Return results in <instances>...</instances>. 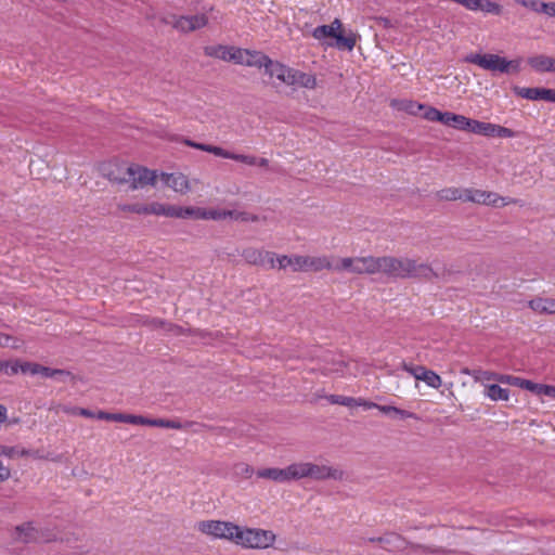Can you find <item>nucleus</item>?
Segmentation results:
<instances>
[{
    "label": "nucleus",
    "mask_w": 555,
    "mask_h": 555,
    "mask_svg": "<svg viewBox=\"0 0 555 555\" xmlns=\"http://www.w3.org/2000/svg\"><path fill=\"white\" fill-rule=\"evenodd\" d=\"M338 269H348V273L356 275L383 274L390 279H423L433 281L439 274L427 262H420L409 257L372 255L347 257Z\"/></svg>",
    "instance_id": "nucleus-1"
},
{
    "label": "nucleus",
    "mask_w": 555,
    "mask_h": 555,
    "mask_svg": "<svg viewBox=\"0 0 555 555\" xmlns=\"http://www.w3.org/2000/svg\"><path fill=\"white\" fill-rule=\"evenodd\" d=\"M103 177L116 184H129L131 190L154 185L157 173L145 167L134 164L108 162L101 165Z\"/></svg>",
    "instance_id": "nucleus-2"
},
{
    "label": "nucleus",
    "mask_w": 555,
    "mask_h": 555,
    "mask_svg": "<svg viewBox=\"0 0 555 555\" xmlns=\"http://www.w3.org/2000/svg\"><path fill=\"white\" fill-rule=\"evenodd\" d=\"M370 542H377L384 545V548L388 552H401L405 547L412 548L414 552H420L424 555H451L454 554V550H450L443 546L421 544L406 541L401 534L387 533L384 537L370 538Z\"/></svg>",
    "instance_id": "nucleus-3"
},
{
    "label": "nucleus",
    "mask_w": 555,
    "mask_h": 555,
    "mask_svg": "<svg viewBox=\"0 0 555 555\" xmlns=\"http://www.w3.org/2000/svg\"><path fill=\"white\" fill-rule=\"evenodd\" d=\"M338 258L336 262H332L327 256H302L294 255V272H320L322 270H332L335 272H347L348 269H338L340 263L346 259Z\"/></svg>",
    "instance_id": "nucleus-4"
},
{
    "label": "nucleus",
    "mask_w": 555,
    "mask_h": 555,
    "mask_svg": "<svg viewBox=\"0 0 555 555\" xmlns=\"http://www.w3.org/2000/svg\"><path fill=\"white\" fill-rule=\"evenodd\" d=\"M465 62L480 66L483 69L500 73H509L519 70V61H507L498 54L472 53L465 57Z\"/></svg>",
    "instance_id": "nucleus-5"
},
{
    "label": "nucleus",
    "mask_w": 555,
    "mask_h": 555,
    "mask_svg": "<svg viewBox=\"0 0 555 555\" xmlns=\"http://www.w3.org/2000/svg\"><path fill=\"white\" fill-rule=\"evenodd\" d=\"M275 541V534L270 530L238 527L236 545L244 548H267Z\"/></svg>",
    "instance_id": "nucleus-6"
},
{
    "label": "nucleus",
    "mask_w": 555,
    "mask_h": 555,
    "mask_svg": "<svg viewBox=\"0 0 555 555\" xmlns=\"http://www.w3.org/2000/svg\"><path fill=\"white\" fill-rule=\"evenodd\" d=\"M237 525L223 520H201L196 524V529L214 539L227 540L235 544L238 531Z\"/></svg>",
    "instance_id": "nucleus-7"
},
{
    "label": "nucleus",
    "mask_w": 555,
    "mask_h": 555,
    "mask_svg": "<svg viewBox=\"0 0 555 555\" xmlns=\"http://www.w3.org/2000/svg\"><path fill=\"white\" fill-rule=\"evenodd\" d=\"M184 144L190 147L201 150V151H204L207 153H211L219 157L241 162V163H244L249 166L267 167L269 165V160L267 158H263V157L258 158L253 155L235 154V153L229 152V151H227L220 146H216V145L197 143V142H194L191 140H184Z\"/></svg>",
    "instance_id": "nucleus-8"
},
{
    "label": "nucleus",
    "mask_w": 555,
    "mask_h": 555,
    "mask_svg": "<svg viewBox=\"0 0 555 555\" xmlns=\"http://www.w3.org/2000/svg\"><path fill=\"white\" fill-rule=\"evenodd\" d=\"M297 465V480L302 478H312L314 480H343L344 472L339 468L318 465L311 462H298Z\"/></svg>",
    "instance_id": "nucleus-9"
},
{
    "label": "nucleus",
    "mask_w": 555,
    "mask_h": 555,
    "mask_svg": "<svg viewBox=\"0 0 555 555\" xmlns=\"http://www.w3.org/2000/svg\"><path fill=\"white\" fill-rule=\"evenodd\" d=\"M464 202H473L488 206L502 207L515 204L517 201L512 197H502L498 193L490 191L465 189Z\"/></svg>",
    "instance_id": "nucleus-10"
},
{
    "label": "nucleus",
    "mask_w": 555,
    "mask_h": 555,
    "mask_svg": "<svg viewBox=\"0 0 555 555\" xmlns=\"http://www.w3.org/2000/svg\"><path fill=\"white\" fill-rule=\"evenodd\" d=\"M165 24L171 25L173 28L182 31L190 33L205 27L208 23V18L205 14H197L191 16H177L169 15L163 18Z\"/></svg>",
    "instance_id": "nucleus-11"
},
{
    "label": "nucleus",
    "mask_w": 555,
    "mask_h": 555,
    "mask_svg": "<svg viewBox=\"0 0 555 555\" xmlns=\"http://www.w3.org/2000/svg\"><path fill=\"white\" fill-rule=\"evenodd\" d=\"M258 478L270 479L275 482L284 483L297 480V465L293 463L285 468L270 467L256 472Z\"/></svg>",
    "instance_id": "nucleus-12"
},
{
    "label": "nucleus",
    "mask_w": 555,
    "mask_h": 555,
    "mask_svg": "<svg viewBox=\"0 0 555 555\" xmlns=\"http://www.w3.org/2000/svg\"><path fill=\"white\" fill-rule=\"evenodd\" d=\"M513 91L516 95L538 101L543 100L546 102L555 103V89H546V88H525V87H514Z\"/></svg>",
    "instance_id": "nucleus-13"
},
{
    "label": "nucleus",
    "mask_w": 555,
    "mask_h": 555,
    "mask_svg": "<svg viewBox=\"0 0 555 555\" xmlns=\"http://www.w3.org/2000/svg\"><path fill=\"white\" fill-rule=\"evenodd\" d=\"M288 81L286 86L299 87L313 90L317 88L318 82L314 75L305 73L295 68H291Z\"/></svg>",
    "instance_id": "nucleus-14"
},
{
    "label": "nucleus",
    "mask_w": 555,
    "mask_h": 555,
    "mask_svg": "<svg viewBox=\"0 0 555 555\" xmlns=\"http://www.w3.org/2000/svg\"><path fill=\"white\" fill-rule=\"evenodd\" d=\"M13 538L20 543H34L40 539V531L34 522L27 521L15 527Z\"/></svg>",
    "instance_id": "nucleus-15"
},
{
    "label": "nucleus",
    "mask_w": 555,
    "mask_h": 555,
    "mask_svg": "<svg viewBox=\"0 0 555 555\" xmlns=\"http://www.w3.org/2000/svg\"><path fill=\"white\" fill-rule=\"evenodd\" d=\"M162 179L165 184L180 194H186L191 191V184L188 177L181 172L178 173H162Z\"/></svg>",
    "instance_id": "nucleus-16"
},
{
    "label": "nucleus",
    "mask_w": 555,
    "mask_h": 555,
    "mask_svg": "<svg viewBox=\"0 0 555 555\" xmlns=\"http://www.w3.org/2000/svg\"><path fill=\"white\" fill-rule=\"evenodd\" d=\"M262 68L264 69V74L270 78H276L282 83L287 85V76H289L292 67H288L276 61H272L269 57Z\"/></svg>",
    "instance_id": "nucleus-17"
},
{
    "label": "nucleus",
    "mask_w": 555,
    "mask_h": 555,
    "mask_svg": "<svg viewBox=\"0 0 555 555\" xmlns=\"http://www.w3.org/2000/svg\"><path fill=\"white\" fill-rule=\"evenodd\" d=\"M528 64L539 73H555V59L546 55H535L528 59Z\"/></svg>",
    "instance_id": "nucleus-18"
},
{
    "label": "nucleus",
    "mask_w": 555,
    "mask_h": 555,
    "mask_svg": "<svg viewBox=\"0 0 555 555\" xmlns=\"http://www.w3.org/2000/svg\"><path fill=\"white\" fill-rule=\"evenodd\" d=\"M172 218L180 219H194L202 220L203 219V208L202 207H182L173 205V211L171 214Z\"/></svg>",
    "instance_id": "nucleus-19"
},
{
    "label": "nucleus",
    "mask_w": 555,
    "mask_h": 555,
    "mask_svg": "<svg viewBox=\"0 0 555 555\" xmlns=\"http://www.w3.org/2000/svg\"><path fill=\"white\" fill-rule=\"evenodd\" d=\"M529 307L539 313H555V299L552 298H534L529 301Z\"/></svg>",
    "instance_id": "nucleus-20"
},
{
    "label": "nucleus",
    "mask_w": 555,
    "mask_h": 555,
    "mask_svg": "<svg viewBox=\"0 0 555 555\" xmlns=\"http://www.w3.org/2000/svg\"><path fill=\"white\" fill-rule=\"evenodd\" d=\"M378 411L385 415H389L395 418H401V420L412 418L415 421H420V417L417 414L406 411V410H403V409H400V408H397V406H393V405H382L380 404V406L378 408Z\"/></svg>",
    "instance_id": "nucleus-21"
},
{
    "label": "nucleus",
    "mask_w": 555,
    "mask_h": 555,
    "mask_svg": "<svg viewBox=\"0 0 555 555\" xmlns=\"http://www.w3.org/2000/svg\"><path fill=\"white\" fill-rule=\"evenodd\" d=\"M390 105L398 111H403L412 115H416L425 108V105L412 100H392Z\"/></svg>",
    "instance_id": "nucleus-22"
},
{
    "label": "nucleus",
    "mask_w": 555,
    "mask_h": 555,
    "mask_svg": "<svg viewBox=\"0 0 555 555\" xmlns=\"http://www.w3.org/2000/svg\"><path fill=\"white\" fill-rule=\"evenodd\" d=\"M485 395L492 401H508L509 390L498 384L486 385Z\"/></svg>",
    "instance_id": "nucleus-23"
},
{
    "label": "nucleus",
    "mask_w": 555,
    "mask_h": 555,
    "mask_svg": "<svg viewBox=\"0 0 555 555\" xmlns=\"http://www.w3.org/2000/svg\"><path fill=\"white\" fill-rule=\"evenodd\" d=\"M102 421H109V422H120V423H127L132 424L133 421V414H125V413H109L105 411H99L98 413H94V417Z\"/></svg>",
    "instance_id": "nucleus-24"
},
{
    "label": "nucleus",
    "mask_w": 555,
    "mask_h": 555,
    "mask_svg": "<svg viewBox=\"0 0 555 555\" xmlns=\"http://www.w3.org/2000/svg\"><path fill=\"white\" fill-rule=\"evenodd\" d=\"M266 253L262 249L248 247L243 249L242 257L244 260L253 266H259L261 267V263L263 262V257H266Z\"/></svg>",
    "instance_id": "nucleus-25"
},
{
    "label": "nucleus",
    "mask_w": 555,
    "mask_h": 555,
    "mask_svg": "<svg viewBox=\"0 0 555 555\" xmlns=\"http://www.w3.org/2000/svg\"><path fill=\"white\" fill-rule=\"evenodd\" d=\"M232 50H233V47L218 44V46L206 47L204 49V52L207 56H211V57H216V59H220L222 61L229 62V59H230L229 56L231 55Z\"/></svg>",
    "instance_id": "nucleus-26"
},
{
    "label": "nucleus",
    "mask_w": 555,
    "mask_h": 555,
    "mask_svg": "<svg viewBox=\"0 0 555 555\" xmlns=\"http://www.w3.org/2000/svg\"><path fill=\"white\" fill-rule=\"evenodd\" d=\"M173 205H166L159 202L146 204V215L164 216L172 218Z\"/></svg>",
    "instance_id": "nucleus-27"
},
{
    "label": "nucleus",
    "mask_w": 555,
    "mask_h": 555,
    "mask_svg": "<svg viewBox=\"0 0 555 555\" xmlns=\"http://www.w3.org/2000/svg\"><path fill=\"white\" fill-rule=\"evenodd\" d=\"M334 38L336 40L334 46L339 50L351 51L354 48L356 42H357V38L353 34H350L349 36H344L339 33V34H336V36ZM328 46H333V44L328 43Z\"/></svg>",
    "instance_id": "nucleus-28"
},
{
    "label": "nucleus",
    "mask_w": 555,
    "mask_h": 555,
    "mask_svg": "<svg viewBox=\"0 0 555 555\" xmlns=\"http://www.w3.org/2000/svg\"><path fill=\"white\" fill-rule=\"evenodd\" d=\"M493 127L494 124L473 119L469 132L485 137H493Z\"/></svg>",
    "instance_id": "nucleus-29"
},
{
    "label": "nucleus",
    "mask_w": 555,
    "mask_h": 555,
    "mask_svg": "<svg viewBox=\"0 0 555 555\" xmlns=\"http://www.w3.org/2000/svg\"><path fill=\"white\" fill-rule=\"evenodd\" d=\"M268 59L269 56L262 52L248 50L247 55L245 56V60H247L248 63H245V66L262 68Z\"/></svg>",
    "instance_id": "nucleus-30"
},
{
    "label": "nucleus",
    "mask_w": 555,
    "mask_h": 555,
    "mask_svg": "<svg viewBox=\"0 0 555 555\" xmlns=\"http://www.w3.org/2000/svg\"><path fill=\"white\" fill-rule=\"evenodd\" d=\"M437 196L443 201H456V199L464 201L465 189L462 190L459 188H446V189L440 190L437 193Z\"/></svg>",
    "instance_id": "nucleus-31"
},
{
    "label": "nucleus",
    "mask_w": 555,
    "mask_h": 555,
    "mask_svg": "<svg viewBox=\"0 0 555 555\" xmlns=\"http://www.w3.org/2000/svg\"><path fill=\"white\" fill-rule=\"evenodd\" d=\"M132 425H143L167 428L168 420L165 418H147L142 415H133Z\"/></svg>",
    "instance_id": "nucleus-32"
},
{
    "label": "nucleus",
    "mask_w": 555,
    "mask_h": 555,
    "mask_svg": "<svg viewBox=\"0 0 555 555\" xmlns=\"http://www.w3.org/2000/svg\"><path fill=\"white\" fill-rule=\"evenodd\" d=\"M422 382L426 383L429 387L438 389L442 385L441 377L434 371L424 369L421 379Z\"/></svg>",
    "instance_id": "nucleus-33"
},
{
    "label": "nucleus",
    "mask_w": 555,
    "mask_h": 555,
    "mask_svg": "<svg viewBox=\"0 0 555 555\" xmlns=\"http://www.w3.org/2000/svg\"><path fill=\"white\" fill-rule=\"evenodd\" d=\"M40 375L46 378H55L62 382H65L66 377H70L72 374L65 370L60 369H51L48 366L41 365Z\"/></svg>",
    "instance_id": "nucleus-34"
},
{
    "label": "nucleus",
    "mask_w": 555,
    "mask_h": 555,
    "mask_svg": "<svg viewBox=\"0 0 555 555\" xmlns=\"http://www.w3.org/2000/svg\"><path fill=\"white\" fill-rule=\"evenodd\" d=\"M59 411L66 413V414L79 415V416H83V417H88V418L94 417V412H92L88 409H85V408L60 405Z\"/></svg>",
    "instance_id": "nucleus-35"
},
{
    "label": "nucleus",
    "mask_w": 555,
    "mask_h": 555,
    "mask_svg": "<svg viewBox=\"0 0 555 555\" xmlns=\"http://www.w3.org/2000/svg\"><path fill=\"white\" fill-rule=\"evenodd\" d=\"M233 473L236 477L249 479L255 474V469L253 466L241 462L233 466Z\"/></svg>",
    "instance_id": "nucleus-36"
},
{
    "label": "nucleus",
    "mask_w": 555,
    "mask_h": 555,
    "mask_svg": "<svg viewBox=\"0 0 555 555\" xmlns=\"http://www.w3.org/2000/svg\"><path fill=\"white\" fill-rule=\"evenodd\" d=\"M472 120L473 119L467 118L464 115H457V114L453 113L451 127L459 129V130L469 131L470 126H472Z\"/></svg>",
    "instance_id": "nucleus-37"
},
{
    "label": "nucleus",
    "mask_w": 555,
    "mask_h": 555,
    "mask_svg": "<svg viewBox=\"0 0 555 555\" xmlns=\"http://www.w3.org/2000/svg\"><path fill=\"white\" fill-rule=\"evenodd\" d=\"M118 209L124 212L146 215V204L143 203L121 204L118 205Z\"/></svg>",
    "instance_id": "nucleus-38"
},
{
    "label": "nucleus",
    "mask_w": 555,
    "mask_h": 555,
    "mask_svg": "<svg viewBox=\"0 0 555 555\" xmlns=\"http://www.w3.org/2000/svg\"><path fill=\"white\" fill-rule=\"evenodd\" d=\"M312 36L317 40H323L325 38H334L336 34L333 33V27L328 25H321L313 29Z\"/></svg>",
    "instance_id": "nucleus-39"
},
{
    "label": "nucleus",
    "mask_w": 555,
    "mask_h": 555,
    "mask_svg": "<svg viewBox=\"0 0 555 555\" xmlns=\"http://www.w3.org/2000/svg\"><path fill=\"white\" fill-rule=\"evenodd\" d=\"M246 49L235 48L233 47V50L231 52V55L229 56V62H233L235 64L245 65V63H248L247 60H245V56L247 55Z\"/></svg>",
    "instance_id": "nucleus-40"
},
{
    "label": "nucleus",
    "mask_w": 555,
    "mask_h": 555,
    "mask_svg": "<svg viewBox=\"0 0 555 555\" xmlns=\"http://www.w3.org/2000/svg\"><path fill=\"white\" fill-rule=\"evenodd\" d=\"M326 399L333 404H339L344 406H353L357 402V399L352 397H345L338 395H331L326 397Z\"/></svg>",
    "instance_id": "nucleus-41"
},
{
    "label": "nucleus",
    "mask_w": 555,
    "mask_h": 555,
    "mask_svg": "<svg viewBox=\"0 0 555 555\" xmlns=\"http://www.w3.org/2000/svg\"><path fill=\"white\" fill-rule=\"evenodd\" d=\"M522 379L524 378L514 375L499 374L496 382L521 388Z\"/></svg>",
    "instance_id": "nucleus-42"
},
{
    "label": "nucleus",
    "mask_w": 555,
    "mask_h": 555,
    "mask_svg": "<svg viewBox=\"0 0 555 555\" xmlns=\"http://www.w3.org/2000/svg\"><path fill=\"white\" fill-rule=\"evenodd\" d=\"M152 325L154 327H162V328H164L167 332H173L177 335L182 333V328L181 327H179L178 325H175L172 323H168V322H166L164 320L154 319L152 321Z\"/></svg>",
    "instance_id": "nucleus-43"
},
{
    "label": "nucleus",
    "mask_w": 555,
    "mask_h": 555,
    "mask_svg": "<svg viewBox=\"0 0 555 555\" xmlns=\"http://www.w3.org/2000/svg\"><path fill=\"white\" fill-rule=\"evenodd\" d=\"M21 362H2L0 361V371L4 372L7 375L12 376L21 372Z\"/></svg>",
    "instance_id": "nucleus-44"
},
{
    "label": "nucleus",
    "mask_w": 555,
    "mask_h": 555,
    "mask_svg": "<svg viewBox=\"0 0 555 555\" xmlns=\"http://www.w3.org/2000/svg\"><path fill=\"white\" fill-rule=\"evenodd\" d=\"M401 369L403 371L410 373L412 376H414L415 379L420 380L425 366H423V365H413L412 363H408V362L403 361L401 363Z\"/></svg>",
    "instance_id": "nucleus-45"
},
{
    "label": "nucleus",
    "mask_w": 555,
    "mask_h": 555,
    "mask_svg": "<svg viewBox=\"0 0 555 555\" xmlns=\"http://www.w3.org/2000/svg\"><path fill=\"white\" fill-rule=\"evenodd\" d=\"M202 220H224L223 209L203 208Z\"/></svg>",
    "instance_id": "nucleus-46"
},
{
    "label": "nucleus",
    "mask_w": 555,
    "mask_h": 555,
    "mask_svg": "<svg viewBox=\"0 0 555 555\" xmlns=\"http://www.w3.org/2000/svg\"><path fill=\"white\" fill-rule=\"evenodd\" d=\"M28 454V451L22 449V450H18L17 448L15 447H7V446H0V455H4V456H8V457H14V456H17V455H27Z\"/></svg>",
    "instance_id": "nucleus-47"
},
{
    "label": "nucleus",
    "mask_w": 555,
    "mask_h": 555,
    "mask_svg": "<svg viewBox=\"0 0 555 555\" xmlns=\"http://www.w3.org/2000/svg\"><path fill=\"white\" fill-rule=\"evenodd\" d=\"M21 372L23 374H30V375H40L41 365L34 362H23L21 363Z\"/></svg>",
    "instance_id": "nucleus-48"
},
{
    "label": "nucleus",
    "mask_w": 555,
    "mask_h": 555,
    "mask_svg": "<svg viewBox=\"0 0 555 555\" xmlns=\"http://www.w3.org/2000/svg\"><path fill=\"white\" fill-rule=\"evenodd\" d=\"M276 264L280 270H284L287 267H291L292 271L294 272V255L293 256H287V255L278 256L275 266Z\"/></svg>",
    "instance_id": "nucleus-49"
},
{
    "label": "nucleus",
    "mask_w": 555,
    "mask_h": 555,
    "mask_svg": "<svg viewBox=\"0 0 555 555\" xmlns=\"http://www.w3.org/2000/svg\"><path fill=\"white\" fill-rule=\"evenodd\" d=\"M515 135H516V133L512 129L494 124L493 137H498V138H514Z\"/></svg>",
    "instance_id": "nucleus-50"
},
{
    "label": "nucleus",
    "mask_w": 555,
    "mask_h": 555,
    "mask_svg": "<svg viewBox=\"0 0 555 555\" xmlns=\"http://www.w3.org/2000/svg\"><path fill=\"white\" fill-rule=\"evenodd\" d=\"M498 375H499V373L477 370V374L475 376V382H482V380H495L496 382Z\"/></svg>",
    "instance_id": "nucleus-51"
},
{
    "label": "nucleus",
    "mask_w": 555,
    "mask_h": 555,
    "mask_svg": "<svg viewBox=\"0 0 555 555\" xmlns=\"http://www.w3.org/2000/svg\"><path fill=\"white\" fill-rule=\"evenodd\" d=\"M543 384H535L529 379H522L521 388L529 390L533 393L541 395Z\"/></svg>",
    "instance_id": "nucleus-52"
},
{
    "label": "nucleus",
    "mask_w": 555,
    "mask_h": 555,
    "mask_svg": "<svg viewBox=\"0 0 555 555\" xmlns=\"http://www.w3.org/2000/svg\"><path fill=\"white\" fill-rule=\"evenodd\" d=\"M259 219L260 218L257 215L247 211H238L235 216V220L241 222H257Z\"/></svg>",
    "instance_id": "nucleus-53"
},
{
    "label": "nucleus",
    "mask_w": 555,
    "mask_h": 555,
    "mask_svg": "<svg viewBox=\"0 0 555 555\" xmlns=\"http://www.w3.org/2000/svg\"><path fill=\"white\" fill-rule=\"evenodd\" d=\"M517 2L522 7L529 8L539 13H543V11L541 10L543 2H539L537 0H517Z\"/></svg>",
    "instance_id": "nucleus-54"
},
{
    "label": "nucleus",
    "mask_w": 555,
    "mask_h": 555,
    "mask_svg": "<svg viewBox=\"0 0 555 555\" xmlns=\"http://www.w3.org/2000/svg\"><path fill=\"white\" fill-rule=\"evenodd\" d=\"M424 111V114H423V117L429 121H437L438 120V117H439V113L440 111L435 108V107H430V106H425V108H423Z\"/></svg>",
    "instance_id": "nucleus-55"
},
{
    "label": "nucleus",
    "mask_w": 555,
    "mask_h": 555,
    "mask_svg": "<svg viewBox=\"0 0 555 555\" xmlns=\"http://www.w3.org/2000/svg\"><path fill=\"white\" fill-rule=\"evenodd\" d=\"M266 257H263V262L261 263V267L263 268H268V269H274L275 268V261H276V256L274 253L272 251H268V250H264Z\"/></svg>",
    "instance_id": "nucleus-56"
},
{
    "label": "nucleus",
    "mask_w": 555,
    "mask_h": 555,
    "mask_svg": "<svg viewBox=\"0 0 555 555\" xmlns=\"http://www.w3.org/2000/svg\"><path fill=\"white\" fill-rule=\"evenodd\" d=\"M460 529H466L468 531H473V532H478L480 535H482L486 540H489L493 534H494V531L493 530H488V529H479L477 527H467V528H464V527H461Z\"/></svg>",
    "instance_id": "nucleus-57"
},
{
    "label": "nucleus",
    "mask_w": 555,
    "mask_h": 555,
    "mask_svg": "<svg viewBox=\"0 0 555 555\" xmlns=\"http://www.w3.org/2000/svg\"><path fill=\"white\" fill-rule=\"evenodd\" d=\"M452 116H453V113H451V112H440L437 121L451 127Z\"/></svg>",
    "instance_id": "nucleus-58"
},
{
    "label": "nucleus",
    "mask_w": 555,
    "mask_h": 555,
    "mask_svg": "<svg viewBox=\"0 0 555 555\" xmlns=\"http://www.w3.org/2000/svg\"><path fill=\"white\" fill-rule=\"evenodd\" d=\"M11 341H15V339L7 334L0 333V346L1 347L16 348L17 346L14 344H11Z\"/></svg>",
    "instance_id": "nucleus-59"
},
{
    "label": "nucleus",
    "mask_w": 555,
    "mask_h": 555,
    "mask_svg": "<svg viewBox=\"0 0 555 555\" xmlns=\"http://www.w3.org/2000/svg\"><path fill=\"white\" fill-rule=\"evenodd\" d=\"M354 405H361L367 410L370 409H376L378 410V408L380 406V404H377L375 402H372V401H367V400H363V399H357V402Z\"/></svg>",
    "instance_id": "nucleus-60"
},
{
    "label": "nucleus",
    "mask_w": 555,
    "mask_h": 555,
    "mask_svg": "<svg viewBox=\"0 0 555 555\" xmlns=\"http://www.w3.org/2000/svg\"><path fill=\"white\" fill-rule=\"evenodd\" d=\"M541 10L548 16H555V2L542 3Z\"/></svg>",
    "instance_id": "nucleus-61"
},
{
    "label": "nucleus",
    "mask_w": 555,
    "mask_h": 555,
    "mask_svg": "<svg viewBox=\"0 0 555 555\" xmlns=\"http://www.w3.org/2000/svg\"><path fill=\"white\" fill-rule=\"evenodd\" d=\"M11 476V470L9 467L4 466L0 461V482L8 480Z\"/></svg>",
    "instance_id": "nucleus-62"
},
{
    "label": "nucleus",
    "mask_w": 555,
    "mask_h": 555,
    "mask_svg": "<svg viewBox=\"0 0 555 555\" xmlns=\"http://www.w3.org/2000/svg\"><path fill=\"white\" fill-rule=\"evenodd\" d=\"M541 395L555 398V386L543 385Z\"/></svg>",
    "instance_id": "nucleus-63"
},
{
    "label": "nucleus",
    "mask_w": 555,
    "mask_h": 555,
    "mask_svg": "<svg viewBox=\"0 0 555 555\" xmlns=\"http://www.w3.org/2000/svg\"><path fill=\"white\" fill-rule=\"evenodd\" d=\"M330 26L333 27L334 34H339L338 30L341 29L343 24H341L340 20L335 18Z\"/></svg>",
    "instance_id": "nucleus-64"
}]
</instances>
